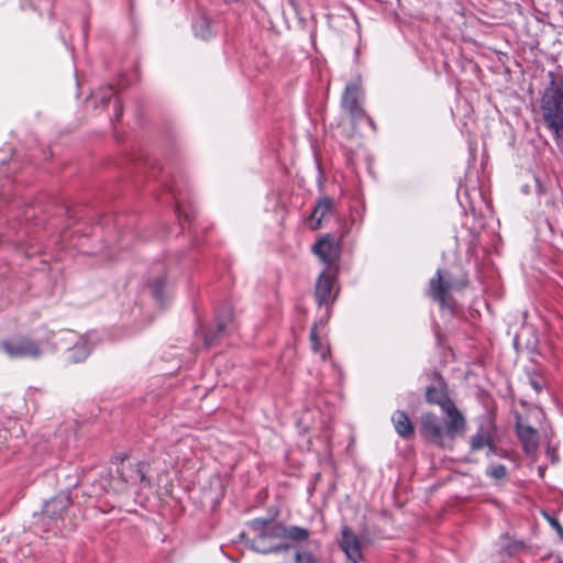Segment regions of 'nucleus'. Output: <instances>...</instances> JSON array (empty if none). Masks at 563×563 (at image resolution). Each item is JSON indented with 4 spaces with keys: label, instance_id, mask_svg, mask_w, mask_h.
<instances>
[{
    "label": "nucleus",
    "instance_id": "obj_1",
    "mask_svg": "<svg viewBox=\"0 0 563 563\" xmlns=\"http://www.w3.org/2000/svg\"><path fill=\"white\" fill-rule=\"evenodd\" d=\"M426 397L429 402L439 405L448 417L449 435H463L465 433V418L442 388L429 387L427 389Z\"/></svg>",
    "mask_w": 563,
    "mask_h": 563
},
{
    "label": "nucleus",
    "instance_id": "obj_2",
    "mask_svg": "<svg viewBox=\"0 0 563 563\" xmlns=\"http://www.w3.org/2000/svg\"><path fill=\"white\" fill-rule=\"evenodd\" d=\"M543 118L555 133L560 131L559 115L563 112V86L553 85L542 97Z\"/></svg>",
    "mask_w": 563,
    "mask_h": 563
},
{
    "label": "nucleus",
    "instance_id": "obj_3",
    "mask_svg": "<svg viewBox=\"0 0 563 563\" xmlns=\"http://www.w3.org/2000/svg\"><path fill=\"white\" fill-rule=\"evenodd\" d=\"M420 430L423 437L434 444L445 448L451 446L456 435L448 434V421L443 429L440 419L433 413H423L420 418Z\"/></svg>",
    "mask_w": 563,
    "mask_h": 563
},
{
    "label": "nucleus",
    "instance_id": "obj_4",
    "mask_svg": "<svg viewBox=\"0 0 563 563\" xmlns=\"http://www.w3.org/2000/svg\"><path fill=\"white\" fill-rule=\"evenodd\" d=\"M2 350L12 358L16 357H40L46 350L42 342L30 338H18L1 343Z\"/></svg>",
    "mask_w": 563,
    "mask_h": 563
},
{
    "label": "nucleus",
    "instance_id": "obj_5",
    "mask_svg": "<svg viewBox=\"0 0 563 563\" xmlns=\"http://www.w3.org/2000/svg\"><path fill=\"white\" fill-rule=\"evenodd\" d=\"M313 253L325 264L327 269H336V264L340 258V244L331 235L327 234L312 247Z\"/></svg>",
    "mask_w": 563,
    "mask_h": 563
},
{
    "label": "nucleus",
    "instance_id": "obj_6",
    "mask_svg": "<svg viewBox=\"0 0 563 563\" xmlns=\"http://www.w3.org/2000/svg\"><path fill=\"white\" fill-rule=\"evenodd\" d=\"M361 88L357 84L346 85L342 96V108L350 115L353 122L365 118V112L361 104Z\"/></svg>",
    "mask_w": 563,
    "mask_h": 563
},
{
    "label": "nucleus",
    "instance_id": "obj_7",
    "mask_svg": "<svg viewBox=\"0 0 563 563\" xmlns=\"http://www.w3.org/2000/svg\"><path fill=\"white\" fill-rule=\"evenodd\" d=\"M280 555V563H318L310 551L292 544H284L274 549Z\"/></svg>",
    "mask_w": 563,
    "mask_h": 563
},
{
    "label": "nucleus",
    "instance_id": "obj_8",
    "mask_svg": "<svg viewBox=\"0 0 563 563\" xmlns=\"http://www.w3.org/2000/svg\"><path fill=\"white\" fill-rule=\"evenodd\" d=\"M336 269H324L316 283V298L319 305H328L335 297L334 277Z\"/></svg>",
    "mask_w": 563,
    "mask_h": 563
},
{
    "label": "nucleus",
    "instance_id": "obj_9",
    "mask_svg": "<svg viewBox=\"0 0 563 563\" xmlns=\"http://www.w3.org/2000/svg\"><path fill=\"white\" fill-rule=\"evenodd\" d=\"M65 341L74 343V346L68 351V362L79 363L87 358L90 353V345L86 336H79L71 331L65 332Z\"/></svg>",
    "mask_w": 563,
    "mask_h": 563
},
{
    "label": "nucleus",
    "instance_id": "obj_10",
    "mask_svg": "<svg viewBox=\"0 0 563 563\" xmlns=\"http://www.w3.org/2000/svg\"><path fill=\"white\" fill-rule=\"evenodd\" d=\"M340 547L347 556V559L351 560L353 563L358 562L362 559L360 540L356 537V534L347 527H344L342 529Z\"/></svg>",
    "mask_w": 563,
    "mask_h": 563
},
{
    "label": "nucleus",
    "instance_id": "obj_11",
    "mask_svg": "<svg viewBox=\"0 0 563 563\" xmlns=\"http://www.w3.org/2000/svg\"><path fill=\"white\" fill-rule=\"evenodd\" d=\"M69 504V495L60 493L44 504L43 515L51 519L59 518L68 508Z\"/></svg>",
    "mask_w": 563,
    "mask_h": 563
},
{
    "label": "nucleus",
    "instance_id": "obj_12",
    "mask_svg": "<svg viewBox=\"0 0 563 563\" xmlns=\"http://www.w3.org/2000/svg\"><path fill=\"white\" fill-rule=\"evenodd\" d=\"M493 431L494 426L490 421L483 423L477 432L471 437V449L478 451L487 446L493 450Z\"/></svg>",
    "mask_w": 563,
    "mask_h": 563
},
{
    "label": "nucleus",
    "instance_id": "obj_13",
    "mask_svg": "<svg viewBox=\"0 0 563 563\" xmlns=\"http://www.w3.org/2000/svg\"><path fill=\"white\" fill-rule=\"evenodd\" d=\"M517 434L523 445L526 453H534L539 445L538 431L530 426L518 423Z\"/></svg>",
    "mask_w": 563,
    "mask_h": 563
},
{
    "label": "nucleus",
    "instance_id": "obj_14",
    "mask_svg": "<svg viewBox=\"0 0 563 563\" xmlns=\"http://www.w3.org/2000/svg\"><path fill=\"white\" fill-rule=\"evenodd\" d=\"M391 421L394 423L395 430L397 434L404 439H409L413 435L415 429L406 412L401 410H397L393 417Z\"/></svg>",
    "mask_w": 563,
    "mask_h": 563
},
{
    "label": "nucleus",
    "instance_id": "obj_15",
    "mask_svg": "<svg viewBox=\"0 0 563 563\" xmlns=\"http://www.w3.org/2000/svg\"><path fill=\"white\" fill-rule=\"evenodd\" d=\"M333 202L329 198H322L314 207L311 214V229L317 230L321 227L322 220L332 211Z\"/></svg>",
    "mask_w": 563,
    "mask_h": 563
},
{
    "label": "nucleus",
    "instance_id": "obj_16",
    "mask_svg": "<svg viewBox=\"0 0 563 563\" xmlns=\"http://www.w3.org/2000/svg\"><path fill=\"white\" fill-rule=\"evenodd\" d=\"M449 289L450 285L443 282L441 271L439 269L435 276L430 280V292L437 301L441 305H445V294Z\"/></svg>",
    "mask_w": 563,
    "mask_h": 563
},
{
    "label": "nucleus",
    "instance_id": "obj_17",
    "mask_svg": "<svg viewBox=\"0 0 563 563\" xmlns=\"http://www.w3.org/2000/svg\"><path fill=\"white\" fill-rule=\"evenodd\" d=\"M311 346L314 353H318L322 360H325L329 353V346L323 344L318 338V324H314L310 333Z\"/></svg>",
    "mask_w": 563,
    "mask_h": 563
},
{
    "label": "nucleus",
    "instance_id": "obj_18",
    "mask_svg": "<svg viewBox=\"0 0 563 563\" xmlns=\"http://www.w3.org/2000/svg\"><path fill=\"white\" fill-rule=\"evenodd\" d=\"M232 321V311L227 309L224 312L217 317V331L222 333L225 331L228 324Z\"/></svg>",
    "mask_w": 563,
    "mask_h": 563
},
{
    "label": "nucleus",
    "instance_id": "obj_19",
    "mask_svg": "<svg viewBox=\"0 0 563 563\" xmlns=\"http://www.w3.org/2000/svg\"><path fill=\"white\" fill-rule=\"evenodd\" d=\"M286 536L291 540H306L309 537V531L295 526L286 530Z\"/></svg>",
    "mask_w": 563,
    "mask_h": 563
},
{
    "label": "nucleus",
    "instance_id": "obj_20",
    "mask_svg": "<svg viewBox=\"0 0 563 563\" xmlns=\"http://www.w3.org/2000/svg\"><path fill=\"white\" fill-rule=\"evenodd\" d=\"M487 474L495 479H501L506 476L507 468L501 464L490 465L487 468Z\"/></svg>",
    "mask_w": 563,
    "mask_h": 563
},
{
    "label": "nucleus",
    "instance_id": "obj_21",
    "mask_svg": "<svg viewBox=\"0 0 563 563\" xmlns=\"http://www.w3.org/2000/svg\"><path fill=\"white\" fill-rule=\"evenodd\" d=\"M151 291L153 296L161 300L163 297V288H164V282L162 279L154 280L151 285Z\"/></svg>",
    "mask_w": 563,
    "mask_h": 563
},
{
    "label": "nucleus",
    "instance_id": "obj_22",
    "mask_svg": "<svg viewBox=\"0 0 563 563\" xmlns=\"http://www.w3.org/2000/svg\"><path fill=\"white\" fill-rule=\"evenodd\" d=\"M130 467L132 471L135 472V477L131 478L132 481H140V482L145 481V476H144L143 472L141 471L140 465H135V468L132 465H130Z\"/></svg>",
    "mask_w": 563,
    "mask_h": 563
},
{
    "label": "nucleus",
    "instance_id": "obj_23",
    "mask_svg": "<svg viewBox=\"0 0 563 563\" xmlns=\"http://www.w3.org/2000/svg\"><path fill=\"white\" fill-rule=\"evenodd\" d=\"M549 522L558 531L559 536L563 538V527L559 523V521L554 518H549Z\"/></svg>",
    "mask_w": 563,
    "mask_h": 563
},
{
    "label": "nucleus",
    "instance_id": "obj_24",
    "mask_svg": "<svg viewBox=\"0 0 563 563\" xmlns=\"http://www.w3.org/2000/svg\"><path fill=\"white\" fill-rule=\"evenodd\" d=\"M267 522L265 520H254L252 521V527L255 529H261L263 526H265Z\"/></svg>",
    "mask_w": 563,
    "mask_h": 563
},
{
    "label": "nucleus",
    "instance_id": "obj_25",
    "mask_svg": "<svg viewBox=\"0 0 563 563\" xmlns=\"http://www.w3.org/2000/svg\"><path fill=\"white\" fill-rule=\"evenodd\" d=\"M202 24L206 26V31H201V36H202V37H206V36H208V35H209V33H210V32H209V24H208V22H206V21H202Z\"/></svg>",
    "mask_w": 563,
    "mask_h": 563
},
{
    "label": "nucleus",
    "instance_id": "obj_26",
    "mask_svg": "<svg viewBox=\"0 0 563 563\" xmlns=\"http://www.w3.org/2000/svg\"><path fill=\"white\" fill-rule=\"evenodd\" d=\"M213 340L214 338L210 333L206 334L205 341L207 345H211L213 343Z\"/></svg>",
    "mask_w": 563,
    "mask_h": 563
},
{
    "label": "nucleus",
    "instance_id": "obj_27",
    "mask_svg": "<svg viewBox=\"0 0 563 563\" xmlns=\"http://www.w3.org/2000/svg\"><path fill=\"white\" fill-rule=\"evenodd\" d=\"M561 563H563V562H561Z\"/></svg>",
    "mask_w": 563,
    "mask_h": 563
}]
</instances>
